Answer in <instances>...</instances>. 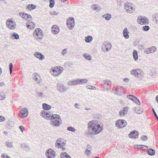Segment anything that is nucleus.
I'll use <instances>...</instances> for the list:
<instances>
[{"label":"nucleus","mask_w":158,"mask_h":158,"mask_svg":"<svg viewBox=\"0 0 158 158\" xmlns=\"http://www.w3.org/2000/svg\"><path fill=\"white\" fill-rule=\"evenodd\" d=\"M61 158H71L69 155L66 152H62L60 155Z\"/></svg>","instance_id":"cd10ccee"},{"label":"nucleus","mask_w":158,"mask_h":158,"mask_svg":"<svg viewBox=\"0 0 158 158\" xmlns=\"http://www.w3.org/2000/svg\"><path fill=\"white\" fill-rule=\"evenodd\" d=\"M5 120V118L3 116L0 115V122H2Z\"/></svg>","instance_id":"4d7b16f0"},{"label":"nucleus","mask_w":158,"mask_h":158,"mask_svg":"<svg viewBox=\"0 0 158 158\" xmlns=\"http://www.w3.org/2000/svg\"><path fill=\"white\" fill-rule=\"evenodd\" d=\"M79 106V105L77 103H76L74 104V106L76 107V108H78V107H77V106Z\"/></svg>","instance_id":"69168bd1"},{"label":"nucleus","mask_w":158,"mask_h":158,"mask_svg":"<svg viewBox=\"0 0 158 158\" xmlns=\"http://www.w3.org/2000/svg\"><path fill=\"white\" fill-rule=\"evenodd\" d=\"M86 88L89 89H91L92 90H95L96 89V88L95 87L90 85H86Z\"/></svg>","instance_id":"de8ad7c7"},{"label":"nucleus","mask_w":158,"mask_h":158,"mask_svg":"<svg viewBox=\"0 0 158 158\" xmlns=\"http://www.w3.org/2000/svg\"><path fill=\"white\" fill-rule=\"evenodd\" d=\"M42 107L43 108L44 110L45 111V110H48L50 109L51 108V106L50 105L45 103L43 104ZM46 112L47 111H46Z\"/></svg>","instance_id":"bb28decb"},{"label":"nucleus","mask_w":158,"mask_h":158,"mask_svg":"<svg viewBox=\"0 0 158 158\" xmlns=\"http://www.w3.org/2000/svg\"><path fill=\"white\" fill-rule=\"evenodd\" d=\"M156 48L155 47L152 46L151 48H148L147 50H146V52H145L146 50H145L144 52H146L147 54H149L156 52Z\"/></svg>","instance_id":"b1692460"},{"label":"nucleus","mask_w":158,"mask_h":158,"mask_svg":"<svg viewBox=\"0 0 158 158\" xmlns=\"http://www.w3.org/2000/svg\"><path fill=\"white\" fill-rule=\"evenodd\" d=\"M142 149L143 150H146L148 149V146L144 145H143L142 147Z\"/></svg>","instance_id":"13d9d810"},{"label":"nucleus","mask_w":158,"mask_h":158,"mask_svg":"<svg viewBox=\"0 0 158 158\" xmlns=\"http://www.w3.org/2000/svg\"><path fill=\"white\" fill-rule=\"evenodd\" d=\"M91 8L94 10L98 12L101 10L102 8L99 5L97 4H93L91 6Z\"/></svg>","instance_id":"aec40b11"},{"label":"nucleus","mask_w":158,"mask_h":158,"mask_svg":"<svg viewBox=\"0 0 158 158\" xmlns=\"http://www.w3.org/2000/svg\"><path fill=\"white\" fill-rule=\"evenodd\" d=\"M135 97L133 95H129L127 96V98L133 101L134 100V98Z\"/></svg>","instance_id":"37998d69"},{"label":"nucleus","mask_w":158,"mask_h":158,"mask_svg":"<svg viewBox=\"0 0 158 158\" xmlns=\"http://www.w3.org/2000/svg\"><path fill=\"white\" fill-rule=\"evenodd\" d=\"M78 85H81L82 84L86 83L88 82V80L86 78L83 79H77Z\"/></svg>","instance_id":"a878e982"},{"label":"nucleus","mask_w":158,"mask_h":158,"mask_svg":"<svg viewBox=\"0 0 158 158\" xmlns=\"http://www.w3.org/2000/svg\"><path fill=\"white\" fill-rule=\"evenodd\" d=\"M30 24H27V27L28 28H29L30 29H33L35 28V24L34 23L31 22L30 23Z\"/></svg>","instance_id":"f704fd0d"},{"label":"nucleus","mask_w":158,"mask_h":158,"mask_svg":"<svg viewBox=\"0 0 158 158\" xmlns=\"http://www.w3.org/2000/svg\"><path fill=\"white\" fill-rule=\"evenodd\" d=\"M102 17L106 20H109L111 18V15L110 14H106L102 16Z\"/></svg>","instance_id":"7c9ffc66"},{"label":"nucleus","mask_w":158,"mask_h":158,"mask_svg":"<svg viewBox=\"0 0 158 158\" xmlns=\"http://www.w3.org/2000/svg\"><path fill=\"white\" fill-rule=\"evenodd\" d=\"M123 80L125 82H127L129 81V79L128 78H125Z\"/></svg>","instance_id":"052dcab7"},{"label":"nucleus","mask_w":158,"mask_h":158,"mask_svg":"<svg viewBox=\"0 0 158 158\" xmlns=\"http://www.w3.org/2000/svg\"><path fill=\"white\" fill-rule=\"evenodd\" d=\"M125 10L128 13H132L135 10V8L132 4L130 3H126L124 5Z\"/></svg>","instance_id":"423d86ee"},{"label":"nucleus","mask_w":158,"mask_h":158,"mask_svg":"<svg viewBox=\"0 0 158 158\" xmlns=\"http://www.w3.org/2000/svg\"><path fill=\"white\" fill-rule=\"evenodd\" d=\"M11 36L12 39L14 38L16 40L18 39L19 38L18 34L15 32L13 33Z\"/></svg>","instance_id":"c9c22d12"},{"label":"nucleus","mask_w":158,"mask_h":158,"mask_svg":"<svg viewBox=\"0 0 158 158\" xmlns=\"http://www.w3.org/2000/svg\"><path fill=\"white\" fill-rule=\"evenodd\" d=\"M111 47L112 45L110 43L108 42H106L103 44L101 49L103 52H107L111 49Z\"/></svg>","instance_id":"9d476101"},{"label":"nucleus","mask_w":158,"mask_h":158,"mask_svg":"<svg viewBox=\"0 0 158 158\" xmlns=\"http://www.w3.org/2000/svg\"><path fill=\"white\" fill-rule=\"evenodd\" d=\"M147 138L148 137L147 136L145 135L142 136L141 138V139L143 141L146 140L147 139Z\"/></svg>","instance_id":"6e6d98bb"},{"label":"nucleus","mask_w":158,"mask_h":158,"mask_svg":"<svg viewBox=\"0 0 158 158\" xmlns=\"http://www.w3.org/2000/svg\"><path fill=\"white\" fill-rule=\"evenodd\" d=\"M19 15L22 18L25 19H27L28 18H31V16L30 15L27 14L25 13L20 12L19 13Z\"/></svg>","instance_id":"412c9836"},{"label":"nucleus","mask_w":158,"mask_h":158,"mask_svg":"<svg viewBox=\"0 0 158 158\" xmlns=\"http://www.w3.org/2000/svg\"><path fill=\"white\" fill-rule=\"evenodd\" d=\"M62 139L60 138H58L56 141L55 143V146L56 148H61L62 151L65 150V148L64 147L66 144V143L62 142Z\"/></svg>","instance_id":"39448f33"},{"label":"nucleus","mask_w":158,"mask_h":158,"mask_svg":"<svg viewBox=\"0 0 158 158\" xmlns=\"http://www.w3.org/2000/svg\"><path fill=\"white\" fill-rule=\"evenodd\" d=\"M131 74L136 77H139L143 75V72L141 69H133L130 72Z\"/></svg>","instance_id":"0eeeda50"},{"label":"nucleus","mask_w":158,"mask_h":158,"mask_svg":"<svg viewBox=\"0 0 158 158\" xmlns=\"http://www.w3.org/2000/svg\"><path fill=\"white\" fill-rule=\"evenodd\" d=\"M149 29L150 27L149 26L146 25L143 27L142 30L145 31H147L149 30Z\"/></svg>","instance_id":"09e8293b"},{"label":"nucleus","mask_w":158,"mask_h":158,"mask_svg":"<svg viewBox=\"0 0 158 158\" xmlns=\"http://www.w3.org/2000/svg\"><path fill=\"white\" fill-rule=\"evenodd\" d=\"M6 25L7 27L10 29H15L16 27L15 22L14 21L11 20L6 21Z\"/></svg>","instance_id":"2eb2a0df"},{"label":"nucleus","mask_w":158,"mask_h":158,"mask_svg":"<svg viewBox=\"0 0 158 158\" xmlns=\"http://www.w3.org/2000/svg\"><path fill=\"white\" fill-rule=\"evenodd\" d=\"M129 109L127 106L123 107L119 112V115L121 117H124V115L127 114Z\"/></svg>","instance_id":"dca6fc26"},{"label":"nucleus","mask_w":158,"mask_h":158,"mask_svg":"<svg viewBox=\"0 0 158 158\" xmlns=\"http://www.w3.org/2000/svg\"><path fill=\"white\" fill-rule=\"evenodd\" d=\"M50 1V3H49V6L51 8H52L53 7L54 3H55V1L54 0H49Z\"/></svg>","instance_id":"ea45409f"},{"label":"nucleus","mask_w":158,"mask_h":158,"mask_svg":"<svg viewBox=\"0 0 158 158\" xmlns=\"http://www.w3.org/2000/svg\"><path fill=\"white\" fill-rule=\"evenodd\" d=\"M129 32L128 31V29L127 28H125L123 31V34L125 39H128L129 38Z\"/></svg>","instance_id":"5701e85b"},{"label":"nucleus","mask_w":158,"mask_h":158,"mask_svg":"<svg viewBox=\"0 0 158 158\" xmlns=\"http://www.w3.org/2000/svg\"><path fill=\"white\" fill-rule=\"evenodd\" d=\"M137 22L139 24H148L149 23V20L148 19L143 16H139L137 19Z\"/></svg>","instance_id":"1a4fd4ad"},{"label":"nucleus","mask_w":158,"mask_h":158,"mask_svg":"<svg viewBox=\"0 0 158 158\" xmlns=\"http://www.w3.org/2000/svg\"><path fill=\"white\" fill-rule=\"evenodd\" d=\"M63 70V68L60 66L52 67L50 69V73L52 75L56 77L61 74Z\"/></svg>","instance_id":"20e7f679"},{"label":"nucleus","mask_w":158,"mask_h":158,"mask_svg":"<svg viewBox=\"0 0 158 158\" xmlns=\"http://www.w3.org/2000/svg\"><path fill=\"white\" fill-rule=\"evenodd\" d=\"M127 123L124 120L119 119L115 122L116 126L118 128H123L127 125Z\"/></svg>","instance_id":"9b49d317"},{"label":"nucleus","mask_w":158,"mask_h":158,"mask_svg":"<svg viewBox=\"0 0 158 158\" xmlns=\"http://www.w3.org/2000/svg\"><path fill=\"white\" fill-rule=\"evenodd\" d=\"M1 158H11V157L9 156L7 154L3 153L1 155Z\"/></svg>","instance_id":"49530a36"},{"label":"nucleus","mask_w":158,"mask_h":158,"mask_svg":"<svg viewBox=\"0 0 158 158\" xmlns=\"http://www.w3.org/2000/svg\"><path fill=\"white\" fill-rule=\"evenodd\" d=\"M40 115L47 119L51 120L50 123L53 126L58 127L62 123L60 116L56 114H53L52 112H48L43 110L41 112Z\"/></svg>","instance_id":"f257e3e1"},{"label":"nucleus","mask_w":158,"mask_h":158,"mask_svg":"<svg viewBox=\"0 0 158 158\" xmlns=\"http://www.w3.org/2000/svg\"><path fill=\"white\" fill-rule=\"evenodd\" d=\"M34 56L38 59L42 60L44 59V56L41 53L39 52H35L33 54Z\"/></svg>","instance_id":"f3484780"},{"label":"nucleus","mask_w":158,"mask_h":158,"mask_svg":"<svg viewBox=\"0 0 158 158\" xmlns=\"http://www.w3.org/2000/svg\"><path fill=\"white\" fill-rule=\"evenodd\" d=\"M33 78L35 82L39 84L41 81V78L40 75L37 73H35L34 74Z\"/></svg>","instance_id":"a211bd4d"},{"label":"nucleus","mask_w":158,"mask_h":158,"mask_svg":"<svg viewBox=\"0 0 158 158\" xmlns=\"http://www.w3.org/2000/svg\"><path fill=\"white\" fill-rule=\"evenodd\" d=\"M9 69L10 71V73L11 74L12 73V70L13 68V64L12 63H10L9 65Z\"/></svg>","instance_id":"603ef678"},{"label":"nucleus","mask_w":158,"mask_h":158,"mask_svg":"<svg viewBox=\"0 0 158 158\" xmlns=\"http://www.w3.org/2000/svg\"><path fill=\"white\" fill-rule=\"evenodd\" d=\"M46 155L48 158H54L55 156L56 153L54 150L50 149L47 150Z\"/></svg>","instance_id":"4468645a"},{"label":"nucleus","mask_w":158,"mask_h":158,"mask_svg":"<svg viewBox=\"0 0 158 158\" xmlns=\"http://www.w3.org/2000/svg\"><path fill=\"white\" fill-rule=\"evenodd\" d=\"M56 89L59 92L63 93L66 92L68 88L61 83H58L56 85Z\"/></svg>","instance_id":"6e6552de"},{"label":"nucleus","mask_w":158,"mask_h":158,"mask_svg":"<svg viewBox=\"0 0 158 158\" xmlns=\"http://www.w3.org/2000/svg\"><path fill=\"white\" fill-rule=\"evenodd\" d=\"M67 130L69 131H70L73 132L76 131V129L72 127H67Z\"/></svg>","instance_id":"c03bdc74"},{"label":"nucleus","mask_w":158,"mask_h":158,"mask_svg":"<svg viewBox=\"0 0 158 158\" xmlns=\"http://www.w3.org/2000/svg\"><path fill=\"white\" fill-rule=\"evenodd\" d=\"M5 98V94L4 91H0V100H3Z\"/></svg>","instance_id":"2f4dec72"},{"label":"nucleus","mask_w":158,"mask_h":158,"mask_svg":"<svg viewBox=\"0 0 158 158\" xmlns=\"http://www.w3.org/2000/svg\"><path fill=\"white\" fill-rule=\"evenodd\" d=\"M138 48L141 50L144 49V46L142 45H139L138 46Z\"/></svg>","instance_id":"bf43d9fd"},{"label":"nucleus","mask_w":158,"mask_h":158,"mask_svg":"<svg viewBox=\"0 0 158 158\" xmlns=\"http://www.w3.org/2000/svg\"><path fill=\"white\" fill-rule=\"evenodd\" d=\"M36 7V6L33 4L29 5L27 6V8L30 10L35 9Z\"/></svg>","instance_id":"58836bf2"},{"label":"nucleus","mask_w":158,"mask_h":158,"mask_svg":"<svg viewBox=\"0 0 158 158\" xmlns=\"http://www.w3.org/2000/svg\"><path fill=\"white\" fill-rule=\"evenodd\" d=\"M132 54L133 58L135 60H137L138 58L137 52L136 50H134Z\"/></svg>","instance_id":"c85d7f7f"},{"label":"nucleus","mask_w":158,"mask_h":158,"mask_svg":"<svg viewBox=\"0 0 158 158\" xmlns=\"http://www.w3.org/2000/svg\"><path fill=\"white\" fill-rule=\"evenodd\" d=\"M147 153L148 155L150 156H153L155 154V151L154 150L152 149H149Z\"/></svg>","instance_id":"72a5a7b5"},{"label":"nucleus","mask_w":158,"mask_h":158,"mask_svg":"<svg viewBox=\"0 0 158 158\" xmlns=\"http://www.w3.org/2000/svg\"><path fill=\"white\" fill-rule=\"evenodd\" d=\"M67 84L69 86L78 85L77 79L76 80H70L67 82Z\"/></svg>","instance_id":"393cba45"},{"label":"nucleus","mask_w":158,"mask_h":158,"mask_svg":"<svg viewBox=\"0 0 158 158\" xmlns=\"http://www.w3.org/2000/svg\"><path fill=\"white\" fill-rule=\"evenodd\" d=\"M85 40L86 42L89 43L93 40V38L92 36L88 35L85 37Z\"/></svg>","instance_id":"c756f323"},{"label":"nucleus","mask_w":158,"mask_h":158,"mask_svg":"<svg viewBox=\"0 0 158 158\" xmlns=\"http://www.w3.org/2000/svg\"><path fill=\"white\" fill-rule=\"evenodd\" d=\"M133 101L138 105H140V102L137 97H135Z\"/></svg>","instance_id":"a19ab883"},{"label":"nucleus","mask_w":158,"mask_h":158,"mask_svg":"<svg viewBox=\"0 0 158 158\" xmlns=\"http://www.w3.org/2000/svg\"><path fill=\"white\" fill-rule=\"evenodd\" d=\"M5 85V84L4 82H0V87H2Z\"/></svg>","instance_id":"e2e57ef3"},{"label":"nucleus","mask_w":158,"mask_h":158,"mask_svg":"<svg viewBox=\"0 0 158 158\" xmlns=\"http://www.w3.org/2000/svg\"><path fill=\"white\" fill-rule=\"evenodd\" d=\"M66 24L68 27L69 29H72L74 25V20L73 18H69L66 21Z\"/></svg>","instance_id":"ddd939ff"},{"label":"nucleus","mask_w":158,"mask_h":158,"mask_svg":"<svg viewBox=\"0 0 158 158\" xmlns=\"http://www.w3.org/2000/svg\"><path fill=\"white\" fill-rule=\"evenodd\" d=\"M114 92L115 93L120 95L121 94V91L118 88H116L114 89Z\"/></svg>","instance_id":"e433bc0d"},{"label":"nucleus","mask_w":158,"mask_h":158,"mask_svg":"<svg viewBox=\"0 0 158 158\" xmlns=\"http://www.w3.org/2000/svg\"><path fill=\"white\" fill-rule=\"evenodd\" d=\"M37 97L41 98H43L45 97V95L42 92H38L37 93Z\"/></svg>","instance_id":"4c0bfd02"},{"label":"nucleus","mask_w":158,"mask_h":158,"mask_svg":"<svg viewBox=\"0 0 158 158\" xmlns=\"http://www.w3.org/2000/svg\"><path fill=\"white\" fill-rule=\"evenodd\" d=\"M89 149V150H90L91 151V148L90 146H89V144H87V149Z\"/></svg>","instance_id":"0e129e2a"},{"label":"nucleus","mask_w":158,"mask_h":158,"mask_svg":"<svg viewBox=\"0 0 158 158\" xmlns=\"http://www.w3.org/2000/svg\"><path fill=\"white\" fill-rule=\"evenodd\" d=\"M33 36L34 39L38 41L41 40L44 37V32L40 28H36L33 33Z\"/></svg>","instance_id":"7ed1b4c3"},{"label":"nucleus","mask_w":158,"mask_h":158,"mask_svg":"<svg viewBox=\"0 0 158 158\" xmlns=\"http://www.w3.org/2000/svg\"><path fill=\"white\" fill-rule=\"evenodd\" d=\"M67 53V50L65 48L63 50L62 52V54L63 56H65Z\"/></svg>","instance_id":"864d4df0"},{"label":"nucleus","mask_w":158,"mask_h":158,"mask_svg":"<svg viewBox=\"0 0 158 158\" xmlns=\"http://www.w3.org/2000/svg\"><path fill=\"white\" fill-rule=\"evenodd\" d=\"M135 112L137 114H140L143 112V110L141 109H138L135 108V109L134 110Z\"/></svg>","instance_id":"79ce46f5"},{"label":"nucleus","mask_w":158,"mask_h":158,"mask_svg":"<svg viewBox=\"0 0 158 158\" xmlns=\"http://www.w3.org/2000/svg\"><path fill=\"white\" fill-rule=\"evenodd\" d=\"M19 128L20 130L22 132H23V131L25 130L24 127L22 126H19Z\"/></svg>","instance_id":"5fc2aeb1"},{"label":"nucleus","mask_w":158,"mask_h":158,"mask_svg":"<svg viewBox=\"0 0 158 158\" xmlns=\"http://www.w3.org/2000/svg\"><path fill=\"white\" fill-rule=\"evenodd\" d=\"M88 126L89 132L92 134L96 135L99 133L102 129L101 126L94 121L89 122Z\"/></svg>","instance_id":"f03ea898"},{"label":"nucleus","mask_w":158,"mask_h":158,"mask_svg":"<svg viewBox=\"0 0 158 158\" xmlns=\"http://www.w3.org/2000/svg\"><path fill=\"white\" fill-rule=\"evenodd\" d=\"M143 145H138V149H142Z\"/></svg>","instance_id":"338daca9"},{"label":"nucleus","mask_w":158,"mask_h":158,"mask_svg":"<svg viewBox=\"0 0 158 158\" xmlns=\"http://www.w3.org/2000/svg\"><path fill=\"white\" fill-rule=\"evenodd\" d=\"M138 135V132L135 131H132L129 135V136L130 138L134 139L137 138Z\"/></svg>","instance_id":"6ab92c4d"},{"label":"nucleus","mask_w":158,"mask_h":158,"mask_svg":"<svg viewBox=\"0 0 158 158\" xmlns=\"http://www.w3.org/2000/svg\"><path fill=\"white\" fill-rule=\"evenodd\" d=\"M49 13L52 15H57L58 14V13L56 12L55 11H50L49 12Z\"/></svg>","instance_id":"8fccbe9b"},{"label":"nucleus","mask_w":158,"mask_h":158,"mask_svg":"<svg viewBox=\"0 0 158 158\" xmlns=\"http://www.w3.org/2000/svg\"><path fill=\"white\" fill-rule=\"evenodd\" d=\"M83 56L84 58L88 60H90L91 59V56L89 54L87 53H84Z\"/></svg>","instance_id":"473e14b6"},{"label":"nucleus","mask_w":158,"mask_h":158,"mask_svg":"<svg viewBox=\"0 0 158 158\" xmlns=\"http://www.w3.org/2000/svg\"><path fill=\"white\" fill-rule=\"evenodd\" d=\"M156 100L157 103H158V95L156 97Z\"/></svg>","instance_id":"774afa93"},{"label":"nucleus","mask_w":158,"mask_h":158,"mask_svg":"<svg viewBox=\"0 0 158 158\" xmlns=\"http://www.w3.org/2000/svg\"><path fill=\"white\" fill-rule=\"evenodd\" d=\"M28 112L27 108H23L20 110L19 116L20 118H24L28 116Z\"/></svg>","instance_id":"f8f14e48"},{"label":"nucleus","mask_w":158,"mask_h":158,"mask_svg":"<svg viewBox=\"0 0 158 158\" xmlns=\"http://www.w3.org/2000/svg\"><path fill=\"white\" fill-rule=\"evenodd\" d=\"M103 82L109 85L111 83V81L110 80H106L103 81Z\"/></svg>","instance_id":"3c124183"},{"label":"nucleus","mask_w":158,"mask_h":158,"mask_svg":"<svg viewBox=\"0 0 158 158\" xmlns=\"http://www.w3.org/2000/svg\"><path fill=\"white\" fill-rule=\"evenodd\" d=\"M5 144L6 146L8 148H10L12 147V143H9L7 142H6Z\"/></svg>","instance_id":"a18cd8bd"},{"label":"nucleus","mask_w":158,"mask_h":158,"mask_svg":"<svg viewBox=\"0 0 158 158\" xmlns=\"http://www.w3.org/2000/svg\"><path fill=\"white\" fill-rule=\"evenodd\" d=\"M90 151L91 150H89V149H87L85 150V152L87 154L89 155Z\"/></svg>","instance_id":"680f3d73"},{"label":"nucleus","mask_w":158,"mask_h":158,"mask_svg":"<svg viewBox=\"0 0 158 158\" xmlns=\"http://www.w3.org/2000/svg\"><path fill=\"white\" fill-rule=\"evenodd\" d=\"M51 30L52 33L54 34H56L59 31V27L56 25H53L52 27Z\"/></svg>","instance_id":"4be33fe9"}]
</instances>
